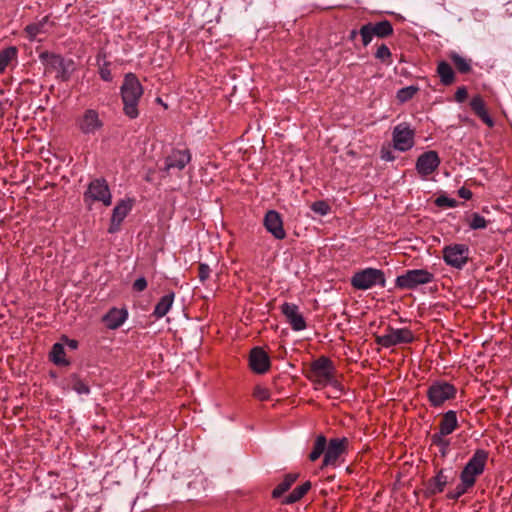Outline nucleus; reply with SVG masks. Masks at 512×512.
Listing matches in <instances>:
<instances>
[{"instance_id": "obj_1", "label": "nucleus", "mask_w": 512, "mask_h": 512, "mask_svg": "<svg viewBox=\"0 0 512 512\" xmlns=\"http://www.w3.org/2000/svg\"><path fill=\"white\" fill-rule=\"evenodd\" d=\"M143 92V86L135 74L128 73L124 76L120 94L123 102V112L130 119H135L139 115L138 105Z\"/></svg>"}, {"instance_id": "obj_20", "label": "nucleus", "mask_w": 512, "mask_h": 512, "mask_svg": "<svg viewBox=\"0 0 512 512\" xmlns=\"http://www.w3.org/2000/svg\"><path fill=\"white\" fill-rule=\"evenodd\" d=\"M128 318L126 309L111 308L103 317L102 322L110 330L118 329Z\"/></svg>"}, {"instance_id": "obj_14", "label": "nucleus", "mask_w": 512, "mask_h": 512, "mask_svg": "<svg viewBox=\"0 0 512 512\" xmlns=\"http://www.w3.org/2000/svg\"><path fill=\"white\" fill-rule=\"evenodd\" d=\"M133 201L131 199H121L117 202L112 211L110 226L108 232L113 234L119 231L121 223L132 210Z\"/></svg>"}, {"instance_id": "obj_49", "label": "nucleus", "mask_w": 512, "mask_h": 512, "mask_svg": "<svg viewBox=\"0 0 512 512\" xmlns=\"http://www.w3.org/2000/svg\"><path fill=\"white\" fill-rule=\"evenodd\" d=\"M101 78L105 81L111 80V74L109 71H101Z\"/></svg>"}, {"instance_id": "obj_5", "label": "nucleus", "mask_w": 512, "mask_h": 512, "mask_svg": "<svg viewBox=\"0 0 512 512\" xmlns=\"http://www.w3.org/2000/svg\"><path fill=\"white\" fill-rule=\"evenodd\" d=\"M487 459L488 452L484 449H477L461 471L460 480L466 485L474 486L477 477L485 470Z\"/></svg>"}, {"instance_id": "obj_44", "label": "nucleus", "mask_w": 512, "mask_h": 512, "mask_svg": "<svg viewBox=\"0 0 512 512\" xmlns=\"http://www.w3.org/2000/svg\"><path fill=\"white\" fill-rule=\"evenodd\" d=\"M147 288V281L144 277H139L133 283V290L142 292Z\"/></svg>"}, {"instance_id": "obj_41", "label": "nucleus", "mask_w": 512, "mask_h": 512, "mask_svg": "<svg viewBox=\"0 0 512 512\" xmlns=\"http://www.w3.org/2000/svg\"><path fill=\"white\" fill-rule=\"evenodd\" d=\"M436 205L439 207H448L454 208L457 205V201L453 198H449L447 196H439L436 201Z\"/></svg>"}, {"instance_id": "obj_9", "label": "nucleus", "mask_w": 512, "mask_h": 512, "mask_svg": "<svg viewBox=\"0 0 512 512\" xmlns=\"http://www.w3.org/2000/svg\"><path fill=\"white\" fill-rule=\"evenodd\" d=\"M393 32V25L388 20H382L376 23L369 22L367 24L362 25L361 28L359 29V34L361 36L362 43L364 46H368L374 36L384 39L391 36Z\"/></svg>"}, {"instance_id": "obj_33", "label": "nucleus", "mask_w": 512, "mask_h": 512, "mask_svg": "<svg viewBox=\"0 0 512 512\" xmlns=\"http://www.w3.org/2000/svg\"><path fill=\"white\" fill-rule=\"evenodd\" d=\"M327 446V440L323 435L317 436L313 449L309 454L310 461H316L320 458V456L325 453Z\"/></svg>"}, {"instance_id": "obj_2", "label": "nucleus", "mask_w": 512, "mask_h": 512, "mask_svg": "<svg viewBox=\"0 0 512 512\" xmlns=\"http://www.w3.org/2000/svg\"><path fill=\"white\" fill-rule=\"evenodd\" d=\"M310 379L319 385L330 384L335 388H340V384L334 378L335 367L333 362L325 356H321L311 363L310 366Z\"/></svg>"}, {"instance_id": "obj_52", "label": "nucleus", "mask_w": 512, "mask_h": 512, "mask_svg": "<svg viewBox=\"0 0 512 512\" xmlns=\"http://www.w3.org/2000/svg\"><path fill=\"white\" fill-rule=\"evenodd\" d=\"M359 34V31H356V30H352L350 32V39H354L356 37V35Z\"/></svg>"}, {"instance_id": "obj_15", "label": "nucleus", "mask_w": 512, "mask_h": 512, "mask_svg": "<svg viewBox=\"0 0 512 512\" xmlns=\"http://www.w3.org/2000/svg\"><path fill=\"white\" fill-rule=\"evenodd\" d=\"M347 445L348 439L345 437L331 439L326 446L323 466L334 465L338 458L345 452Z\"/></svg>"}, {"instance_id": "obj_18", "label": "nucleus", "mask_w": 512, "mask_h": 512, "mask_svg": "<svg viewBox=\"0 0 512 512\" xmlns=\"http://www.w3.org/2000/svg\"><path fill=\"white\" fill-rule=\"evenodd\" d=\"M264 226L276 239L282 240L286 237L281 215L275 210H269L264 217Z\"/></svg>"}, {"instance_id": "obj_37", "label": "nucleus", "mask_w": 512, "mask_h": 512, "mask_svg": "<svg viewBox=\"0 0 512 512\" xmlns=\"http://www.w3.org/2000/svg\"><path fill=\"white\" fill-rule=\"evenodd\" d=\"M487 226L486 219L478 213H473L469 220V227L473 230L484 229Z\"/></svg>"}, {"instance_id": "obj_30", "label": "nucleus", "mask_w": 512, "mask_h": 512, "mask_svg": "<svg viewBox=\"0 0 512 512\" xmlns=\"http://www.w3.org/2000/svg\"><path fill=\"white\" fill-rule=\"evenodd\" d=\"M311 488V482L306 481L296 487L283 501L284 504H292L299 501Z\"/></svg>"}, {"instance_id": "obj_28", "label": "nucleus", "mask_w": 512, "mask_h": 512, "mask_svg": "<svg viewBox=\"0 0 512 512\" xmlns=\"http://www.w3.org/2000/svg\"><path fill=\"white\" fill-rule=\"evenodd\" d=\"M298 474L289 473L285 475L282 482H280L272 491L273 498L281 497L286 491L290 489L293 483L297 480Z\"/></svg>"}, {"instance_id": "obj_32", "label": "nucleus", "mask_w": 512, "mask_h": 512, "mask_svg": "<svg viewBox=\"0 0 512 512\" xmlns=\"http://www.w3.org/2000/svg\"><path fill=\"white\" fill-rule=\"evenodd\" d=\"M18 50L15 46L5 48L0 52V74L5 70L8 64L17 58Z\"/></svg>"}, {"instance_id": "obj_50", "label": "nucleus", "mask_w": 512, "mask_h": 512, "mask_svg": "<svg viewBox=\"0 0 512 512\" xmlns=\"http://www.w3.org/2000/svg\"><path fill=\"white\" fill-rule=\"evenodd\" d=\"M67 345L71 348V349H76L78 347V342L74 339H71V340H67Z\"/></svg>"}, {"instance_id": "obj_40", "label": "nucleus", "mask_w": 512, "mask_h": 512, "mask_svg": "<svg viewBox=\"0 0 512 512\" xmlns=\"http://www.w3.org/2000/svg\"><path fill=\"white\" fill-rule=\"evenodd\" d=\"M253 396L260 401H266L270 398V391L261 385H257L254 388Z\"/></svg>"}, {"instance_id": "obj_36", "label": "nucleus", "mask_w": 512, "mask_h": 512, "mask_svg": "<svg viewBox=\"0 0 512 512\" xmlns=\"http://www.w3.org/2000/svg\"><path fill=\"white\" fill-rule=\"evenodd\" d=\"M473 485H466L465 482H462L456 486V488L447 494V498L451 500H458L462 495H464Z\"/></svg>"}, {"instance_id": "obj_12", "label": "nucleus", "mask_w": 512, "mask_h": 512, "mask_svg": "<svg viewBox=\"0 0 512 512\" xmlns=\"http://www.w3.org/2000/svg\"><path fill=\"white\" fill-rule=\"evenodd\" d=\"M76 125L81 133L85 135H94L103 127V121L95 109H87L76 120Z\"/></svg>"}, {"instance_id": "obj_45", "label": "nucleus", "mask_w": 512, "mask_h": 512, "mask_svg": "<svg viewBox=\"0 0 512 512\" xmlns=\"http://www.w3.org/2000/svg\"><path fill=\"white\" fill-rule=\"evenodd\" d=\"M467 96H468L467 89H466V87L462 86L457 89V91L455 93V100L458 103H462L466 100Z\"/></svg>"}, {"instance_id": "obj_13", "label": "nucleus", "mask_w": 512, "mask_h": 512, "mask_svg": "<svg viewBox=\"0 0 512 512\" xmlns=\"http://www.w3.org/2000/svg\"><path fill=\"white\" fill-rule=\"evenodd\" d=\"M441 163L439 155L434 150H429L422 153L416 161L415 168L418 174L426 179L427 176L431 175L433 172L437 170Z\"/></svg>"}, {"instance_id": "obj_10", "label": "nucleus", "mask_w": 512, "mask_h": 512, "mask_svg": "<svg viewBox=\"0 0 512 512\" xmlns=\"http://www.w3.org/2000/svg\"><path fill=\"white\" fill-rule=\"evenodd\" d=\"M413 340L414 335L408 328L394 329L389 327L385 334L376 336V343L385 348L411 343Z\"/></svg>"}, {"instance_id": "obj_24", "label": "nucleus", "mask_w": 512, "mask_h": 512, "mask_svg": "<svg viewBox=\"0 0 512 512\" xmlns=\"http://www.w3.org/2000/svg\"><path fill=\"white\" fill-rule=\"evenodd\" d=\"M459 427L457 413L454 410H448L442 415L439 423V432L450 435Z\"/></svg>"}, {"instance_id": "obj_11", "label": "nucleus", "mask_w": 512, "mask_h": 512, "mask_svg": "<svg viewBox=\"0 0 512 512\" xmlns=\"http://www.w3.org/2000/svg\"><path fill=\"white\" fill-rule=\"evenodd\" d=\"M415 131L406 122L400 123L393 128L392 142L393 147L401 152H406L415 144Z\"/></svg>"}, {"instance_id": "obj_7", "label": "nucleus", "mask_w": 512, "mask_h": 512, "mask_svg": "<svg viewBox=\"0 0 512 512\" xmlns=\"http://www.w3.org/2000/svg\"><path fill=\"white\" fill-rule=\"evenodd\" d=\"M442 256L446 265L461 270L470 259V250L466 244L453 243L442 249Z\"/></svg>"}, {"instance_id": "obj_35", "label": "nucleus", "mask_w": 512, "mask_h": 512, "mask_svg": "<svg viewBox=\"0 0 512 512\" xmlns=\"http://www.w3.org/2000/svg\"><path fill=\"white\" fill-rule=\"evenodd\" d=\"M391 57H392V54H391V51H390V49H389V47L387 45L381 44L377 48L376 53H375V58L376 59H378L381 62L389 65L392 62Z\"/></svg>"}, {"instance_id": "obj_31", "label": "nucleus", "mask_w": 512, "mask_h": 512, "mask_svg": "<svg viewBox=\"0 0 512 512\" xmlns=\"http://www.w3.org/2000/svg\"><path fill=\"white\" fill-rule=\"evenodd\" d=\"M50 359L56 365L66 366L69 364V362L65 358L64 346L60 343H55L52 346V349L50 352Z\"/></svg>"}, {"instance_id": "obj_27", "label": "nucleus", "mask_w": 512, "mask_h": 512, "mask_svg": "<svg viewBox=\"0 0 512 512\" xmlns=\"http://www.w3.org/2000/svg\"><path fill=\"white\" fill-rule=\"evenodd\" d=\"M447 483H448V478L444 474V470L441 469L438 471V473L436 474L435 477L430 479L429 484H428V489L431 494L435 495V494L443 492Z\"/></svg>"}, {"instance_id": "obj_39", "label": "nucleus", "mask_w": 512, "mask_h": 512, "mask_svg": "<svg viewBox=\"0 0 512 512\" xmlns=\"http://www.w3.org/2000/svg\"><path fill=\"white\" fill-rule=\"evenodd\" d=\"M446 436V434H441V432L438 431L431 436V442L438 448L441 446H450V441Z\"/></svg>"}, {"instance_id": "obj_25", "label": "nucleus", "mask_w": 512, "mask_h": 512, "mask_svg": "<svg viewBox=\"0 0 512 512\" xmlns=\"http://www.w3.org/2000/svg\"><path fill=\"white\" fill-rule=\"evenodd\" d=\"M174 298H175L174 292H170V293L164 295L163 297H161L154 308L153 315L157 319L164 317L171 309L173 302H174Z\"/></svg>"}, {"instance_id": "obj_22", "label": "nucleus", "mask_w": 512, "mask_h": 512, "mask_svg": "<svg viewBox=\"0 0 512 512\" xmlns=\"http://www.w3.org/2000/svg\"><path fill=\"white\" fill-rule=\"evenodd\" d=\"M39 59L48 72L64 69V59L59 54L43 51L39 54Z\"/></svg>"}, {"instance_id": "obj_3", "label": "nucleus", "mask_w": 512, "mask_h": 512, "mask_svg": "<svg viewBox=\"0 0 512 512\" xmlns=\"http://www.w3.org/2000/svg\"><path fill=\"white\" fill-rule=\"evenodd\" d=\"M351 285L357 290H369L375 286H386L385 274L376 268H365L357 271L351 277Z\"/></svg>"}, {"instance_id": "obj_29", "label": "nucleus", "mask_w": 512, "mask_h": 512, "mask_svg": "<svg viewBox=\"0 0 512 512\" xmlns=\"http://www.w3.org/2000/svg\"><path fill=\"white\" fill-rule=\"evenodd\" d=\"M449 58L458 72L467 74L472 70L471 59L465 58L456 52H451Z\"/></svg>"}, {"instance_id": "obj_21", "label": "nucleus", "mask_w": 512, "mask_h": 512, "mask_svg": "<svg viewBox=\"0 0 512 512\" xmlns=\"http://www.w3.org/2000/svg\"><path fill=\"white\" fill-rule=\"evenodd\" d=\"M52 25L49 16H45L41 20L27 25L24 32L30 41H34L38 35L49 33V27Z\"/></svg>"}, {"instance_id": "obj_42", "label": "nucleus", "mask_w": 512, "mask_h": 512, "mask_svg": "<svg viewBox=\"0 0 512 512\" xmlns=\"http://www.w3.org/2000/svg\"><path fill=\"white\" fill-rule=\"evenodd\" d=\"M211 269L207 264L201 263L198 267V278L204 283L210 277Z\"/></svg>"}, {"instance_id": "obj_48", "label": "nucleus", "mask_w": 512, "mask_h": 512, "mask_svg": "<svg viewBox=\"0 0 512 512\" xmlns=\"http://www.w3.org/2000/svg\"><path fill=\"white\" fill-rule=\"evenodd\" d=\"M381 158L385 161H393L395 159L391 151H382Z\"/></svg>"}, {"instance_id": "obj_6", "label": "nucleus", "mask_w": 512, "mask_h": 512, "mask_svg": "<svg viewBox=\"0 0 512 512\" xmlns=\"http://www.w3.org/2000/svg\"><path fill=\"white\" fill-rule=\"evenodd\" d=\"M434 281V274L427 269H410L397 276L395 287L401 290H414L420 285Z\"/></svg>"}, {"instance_id": "obj_43", "label": "nucleus", "mask_w": 512, "mask_h": 512, "mask_svg": "<svg viewBox=\"0 0 512 512\" xmlns=\"http://www.w3.org/2000/svg\"><path fill=\"white\" fill-rule=\"evenodd\" d=\"M73 389L78 394H88L90 392L89 387L81 380H76L73 384Z\"/></svg>"}, {"instance_id": "obj_46", "label": "nucleus", "mask_w": 512, "mask_h": 512, "mask_svg": "<svg viewBox=\"0 0 512 512\" xmlns=\"http://www.w3.org/2000/svg\"><path fill=\"white\" fill-rule=\"evenodd\" d=\"M12 106L9 99H0V118H3L7 110Z\"/></svg>"}, {"instance_id": "obj_26", "label": "nucleus", "mask_w": 512, "mask_h": 512, "mask_svg": "<svg viewBox=\"0 0 512 512\" xmlns=\"http://www.w3.org/2000/svg\"><path fill=\"white\" fill-rule=\"evenodd\" d=\"M437 74L440 77L441 83L445 86L451 85L455 81V73L450 64L445 61L439 62Z\"/></svg>"}, {"instance_id": "obj_17", "label": "nucleus", "mask_w": 512, "mask_h": 512, "mask_svg": "<svg viewBox=\"0 0 512 512\" xmlns=\"http://www.w3.org/2000/svg\"><path fill=\"white\" fill-rule=\"evenodd\" d=\"M281 312L294 331H302L306 328V321L296 304L288 302L283 303Z\"/></svg>"}, {"instance_id": "obj_8", "label": "nucleus", "mask_w": 512, "mask_h": 512, "mask_svg": "<svg viewBox=\"0 0 512 512\" xmlns=\"http://www.w3.org/2000/svg\"><path fill=\"white\" fill-rule=\"evenodd\" d=\"M84 201L86 203L101 202L108 207L112 204V194L108 183L103 178L92 180L84 193Z\"/></svg>"}, {"instance_id": "obj_51", "label": "nucleus", "mask_w": 512, "mask_h": 512, "mask_svg": "<svg viewBox=\"0 0 512 512\" xmlns=\"http://www.w3.org/2000/svg\"><path fill=\"white\" fill-rule=\"evenodd\" d=\"M449 446H441L439 447V452L441 456L445 457L448 454Z\"/></svg>"}, {"instance_id": "obj_19", "label": "nucleus", "mask_w": 512, "mask_h": 512, "mask_svg": "<svg viewBox=\"0 0 512 512\" xmlns=\"http://www.w3.org/2000/svg\"><path fill=\"white\" fill-rule=\"evenodd\" d=\"M249 365L255 373L264 374L270 368V358L262 348L255 347L250 352Z\"/></svg>"}, {"instance_id": "obj_4", "label": "nucleus", "mask_w": 512, "mask_h": 512, "mask_svg": "<svg viewBox=\"0 0 512 512\" xmlns=\"http://www.w3.org/2000/svg\"><path fill=\"white\" fill-rule=\"evenodd\" d=\"M456 394L457 388L444 380L432 382L426 392L429 404L433 408L442 407L446 401L455 399Z\"/></svg>"}, {"instance_id": "obj_16", "label": "nucleus", "mask_w": 512, "mask_h": 512, "mask_svg": "<svg viewBox=\"0 0 512 512\" xmlns=\"http://www.w3.org/2000/svg\"><path fill=\"white\" fill-rule=\"evenodd\" d=\"M191 154L187 149H173L165 158L164 170L171 172L172 170L181 171L190 162Z\"/></svg>"}, {"instance_id": "obj_38", "label": "nucleus", "mask_w": 512, "mask_h": 512, "mask_svg": "<svg viewBox=\"0 0 512 512\" xmlns=\"http://www.w3.org/2000/svg\"><path fill=\"white\" fill-rule=\"evenodd\" d=\"M311 210L320 216H324L329 213L330 206L324 200L315 201L310 206Z\"/></svg>"}, {"instance_id": "obj_23", "label": "nucleus", "mask_w": 512, "mask_h": 512, "mask_svg": "<svg viewBox=\"0 0 512 512\" xmlns=\"http://www.w3.org/2000/svg\"><path fill=\"white\" fill-rule=\"evenodd\" d=\"M470 107L475 115H477L488 127H492L494 125V121L489 116L485 102L480 95H476L471 99Z\"/></svg>"}, {"instance_id": "obj_34", "label": "nucleus", "mask_w": 512, "mask_h": 512, "mask_svg": "<svg viewBox=\"0 0 512 512\" xmlns=\"http://www.w3.org/2000/svg\"><path fill=\"white\" fill-rule=\"evenodd\" d=\"M418 90L419 88L413 85L401 88L397 92V99L401 103L407 102L408 100L412 99L415 96Z\"/></svg>"}, {"instance_id": "obj_47", "label": "nucleus", "mask_w": 512, "mask_h": 512, "mask_svg": "<svg viewBox=\"0 0 512 512\" xmlns=\"http://www.w3.org/2000/svg\"><path fill=\"white\" fill-rule=\"evenodd\" d=\"M459 196L463 199H470L472 197V192L466 188H461L459 191Z\"/></svg>"}]
</instances>
